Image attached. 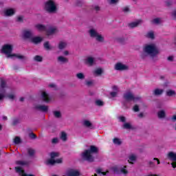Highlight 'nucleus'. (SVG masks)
<instances>
[{
    "label": "nucleus",
    "instance_id": "1",
    "mask_svg": "<svg viewBox=\"0 0 176 176\" xmlns=\"http://www.w3.org/2000/svg\"><path fill=\"white\" fill-rule=\"evenodd\" d=\"M93 155H98V147L91 145L89 149L85 150L81 154V157L88 163H94L96 157Z\"/></svg>",
    "mask_w": 176,
    "mask_h": 176
},
{
    "label": "nucleus",
    "instance_id": "2",
    "mask_svg": "<svg viewBox=\"0 0 176 176\" xmlns=\"http://www.w3.org/2000/svg\"><path fill=\"white\" fill-rule=\"evenodd\" d=\"M143 52L141 54L142 58H145L148 54L151 57H155L159 54V50L155 44L146 45L143 48Z\"/></svg>",
    "mask_w": 176,
    "mask_h": 176
},
{
    "label": "nucleus",
    "instance_id": "3",
    "mask_svg": "<svg viewBox=\"0 0 176 176\" xmlns=\"http://www.w3.org/2000/svg\"><path fill=\"white\" fill-rule=\"evenodd\" d=\"M44 9L47 13H56L57 12V6L54 0H48L45 2Z\"/></svg>",
    "mask_w": 176,
    "mask_h": 176
},
{
    "label": "nucleus",
    "instance_id": "4",
    "mask_svg": "<svg viewBox=\"0 0 176 176\" xmlns=\"http://www.w3.org/2000/svg\"><path fill=\"white\" fill-rule=\"evenodd\" d=\"M89 33L91 38H95L97 42H100V43L104 42V36H102V35L99 34L98 32H97V30L94 29H91L89 30Z\"/></svg>",
    "mask_w": 176,
    "mask_h": 176
},
{
    "label": "nucleus",
    "instance_id": "5",
    "mask_svg": "<svg viewBox=\"0 0 176 176\" xmlns=\"http://www.w3.org/2000/svg\"><path fill=\"white\" fill-rule=\"evenodd\" d=\"M1 52L7 55L8 58L13 57L12 52H13V45L6 44L2 47Z\"/></svg>",
    "mask_w": 176,
    "mask_h": 176
},
{
    "label": "nucleus",
    "instance_id": "6",
    "mask_svg": "<svg viewBox=\"0 0 176 176\" xmlns=\"http://www.w3.org/2000/svg\"><path fill=\"white\" fill-rule=\"evenodd\" d=\"M6 81L5 79L0 78V101L5 98V94H6Z\"/></svg>",
    "mask_w": 176,
    "mask_h": 176
},
{
    "label": "nucleus",
    "instance_id": "7",
    "mask_svg": "<svg viewBox=\"0 0 176 176\" xmlns=\"http://www.w3.org/2000/svg\"><path fill=\"white\" fill-rule=\"evenodd\" d=\"M123 98L125 100V101H127L128 102L130 101H138L140 100H141L140 97H135L134 96V94H133V93L131 92H126V94H124L123 95Z\"/></svg>",
    "mask_w": 176,
    "mask_h": 176
},
{
    "label": "nucleus",
    "instance_id": "8",
    "mask_svg": "<svg viewBox=\"0 0 176 176\" xmlns=\"http://www.w3.org/2000/svg\"><path fill=\"white\" fill-rule=\"evenodd\" d=\"M167 157L168 159H169V160L175 162L171 163V166L173 168H176V153H174L173 151L169 152L167 155Z\"/></svg>",
    "mask_w": 176,
    "mask_h": 176
},
{
    "label": "nucleus",
    "instance_id": "9",
    "mask_svg": "<svg viewBox=\"0 0 176 176\" xmlns=\"http://www.w3.org/2000/svg\"><path fill=\"white\" fill-rule=\"evenodd\" d=\"M115 69H116V71H127L129 66L123 65L121 63H118L115 65Z\"/></svg>",
    "mask_w": 176,
    "mask_h": 176
},
{
    "label": "nucleus",
    "instance_id": "10",
    "mask_svg": "<svg viewBox=\"0 0 176 176\" xmlns=\"http://www.w3.org/2000/svg\"><path fill=\"white\" fill-rule=\"evenodd\" d=\"M23 36L24 39H31L32 38L33 34L31 30H23Z\"/></svg>",
    "mask_w": 176,
    "mask_h": 176
},
{
    "label": "nucleus",
    "instance_id": "11",
    "mask_svg": "<svg viewBox=\"0 0 176 176\" xmlns=\"http://www.w3.org/2000/svg\"><path fill=\"white\" fill-rule=\"evenodd\" d=\"M69 176H80V172L78 170L70 169L67 171Z\"/></svg>",
    "mask_w": 176,
    "mask_h": 176
},
{
    "label": "nucleus",
    "instance_id": "12",
    "mask_svg": "<svg viewBox=\"0 0 176 176\" xmlns=\"http://www.w3.org/2000/svg\"><path fill=\"white\" fill-rule=\"evenodd\" d=\"M141 23H142V20L139 19L135 22H132V23H129V27H130V28H135V27H138V25H140V24H141Z\"/></svg>",
    "mask_w": 176,
    "mask_h": 176
},
{
    "label": "nucleus",
    "instance_id": "13",
    "mask_svg": "<svg viewBox=\"0 0 176 176\" xmlns=\"http://www.w3.org/2000/svg\"><path fill=\"white\" fill-rule=\"evenodd\" d=\"M43 41V38L39 36H36V37H32V39L30 41L32 43H35V45H38V43H41V42Z\"/></svg>",
    "mask_w": 176,
    "mask_h": 176
},
{
    "label": "nucleus",
    "instance_id": "14",
    "mask_svg": "<svg viewBox=\"0 0 176 176\" xmlns=\"http://www.w3.org/2000/svg\"><path fill=\"white\" fill-rule=\"evenodd\" d=\"M36 109H38V111H41V112H47L49 107L45 105H37L36 106Z\"/></svg>",
    "mask_w": 176,
    "mask_h": 176
},
{
    "label": "nucleus",
    "instance_id": "15",
    "mask_svg": "<svg viewBox=\"0 0 176 176\" xmlns=\"http://www.w3.org/2000/svg\"><path fill=\"white\" fill-rule=\"evenodd\" d=\"M41 97L44 102H49V101H50V98H49V95H47V94L45 91L42 92Z\"/></svg>",
    "mask_w": 176,
    "mask_h": 176
},
{
    "label": "nucleus",
    "instance_id": "16",
    "mask_svg": "<svg viewBox=\"0 0 176 176\" xmlns=\"http://www.w3.org/2000/svg\"><path fill=\"white\" fill-rule=\"evenodd\" d=\"M82 126L85 127H88L89 129H91L93 127V124L89 120H85L82 122Z\"/></svg>",
    "mask_w": 176,
    "mask_h": 176
},
{
    "label": "nucleus",
    "instance_id": "17",
    "mask_svg": "<svg viewBox=\"0 0 176 176\" xmlns=\"http://www.w3.org/2000/svg\"><path fill=\"white\" fill-rule=\"evenodd\" d=\"M5 14L8 16H13L14 14V10L13 8L7 9L5 11Z\"/></svg>",
    "mask_w": 176,
    "mask_h": 176
},
{
    "label": "nucleus",
    "instance_id": "18",
    "mask_svg": "<svg viewBox=\"0 0 176 176\" xmlns=\"http://www.w3.org/2000/svg\"><path fill=\"white\" fill-rule=\"evenodd\" d=\"M164 92V90H163V89H155L153 91V95H154V96H162Z\"/></svg>",
    "mask_w": 176,
    "mask_h": 176
},
{
    "label": "nucleus",
    "instance_id": "19",
    "mask_svg": "<svg viewBox=\"0 0 176 176\" xmlns=\"http://www.w3.org/2000/svg\"><path fill=\"white\" fill-rule=\"evenodd\" d=\"M137 160V156L135 155H131L129 157L128 162L130 163V164H133V162H135Z\"/></svg>",
    "mask_w": 176,
    "mask_h": 176
},
{
    "label": "nucleus",
    "instance_id": "20",
    "mask_svg": "<svg viewBox=\"0 0 176 176\" xmlns=\"http://www.w3.org/2000/svg\"><path fill=\"white\" fill-rule=\"evenodd\" d=\"M27 151H28V155L30 157H34V156H35V150L34 148H29L27 149Z\"/></svg>",
    "mask_w": 176,
    "mask_h": 176
},
{
    "label": "nucleus",
    "instance_id": "21",
    "mask_svg": "<svg viewBox=\"0 0 176 176\" xmlns=\"http://www.w3.org/2000/svg\"><path fill=\"white\" fill-rule=\"evenodd\" d=\"M35 27L38 31H46V26H45V25L37 24Z\"/></svg>",
    "mask_w": 176,
    "mask_h": 176
},
{
    "label": "nucleus",
    "instance_id": "22",
    "mask_svg": "<svg viewBox=\"0 0 176 176\" xmlns=\"http://www.w3.org/2000/svg\"><path fill=\"white\" fill-rule=\"evenodd\" d=\"M56 30L57 29H56V28L50 27L49 28V30H47V35H48V36L53 35V34H54V32H56Z\"/></svg>",
    "mask_w": 176,
    "mask_h": 176
},
{
    "label": "nucleus",
    "instance_id": "23",
    "mask_svg": "<svg viewBox=\"0 0 176 176\" xmlns=\"http://www.w3.org/2000/svg\"><path fill=\"white\" fill-rule=\"evenodd\" d=\"M86 64H89V65H93V64H94V58L88 57L86 60Z\"/></svg>",
    "mask_w": 176,
    "mask_h": 176
},
{
    "label": "nucleus",
    "instance_id": "24",
    "mask_svg": "<svg viewBox=\"0 0 176 176\" xmlns=\"http://www.w3.org/2000/svg\"><path fill=\"white\" fill-rule=\"evenodd\" d=\"M176 93L175 91L172 90V89H169L168 91H166V96H168V97H173V96H175Z\"/></svg>",
    "mask_w": 176,
    "mask_h": 176
},
{
    "label": "nucleus",
    "instance_id": "25",
    "mask_svg": "<svg viewBox=\"0 0 176 176\" xmlns=\"http://www.w3.org/2000/svg\"><path fill=\"white\" fill-rule=\"evenodd\" d=\"M157 115L160 119H163L166 118V112H164V110H161L160 111H159Z\"/></svg>",
    "mask_w": 176,
    "mask_h": 176
},
{
    "label": "nucleus",
    "instance_id": "26",
    "mask_svg": "<svg viewBox=\"0 0 176 176\" xmlns=\"http://www.w3.org/2000/svg\"><path fill=\"white\" fill-rule=\"evenodd\" d=\"M126 168H127V166H124V167L120 169V173L124 174V175H127V174H129V170Z\"/></svg>",
    "mask_w": 176,
    "mask_h": 176
},
{
    "label": "nucleus",
    "instance_id": "27",
    "mask_svg": "<svg viewBox=\"0 0 176 176\" xmlns=\"http://www.w3.org/2000/svg\"><path fill=\"white\" fill-rule=\"evenodd\" d=\"M58 61L60 63H68V58L60 56L58 57Z\"/></svg>",
    "mask_w": 176,
    "mask_h": 176
},
{
    "label": "nucleus",
    "instance_id": "28",
    "mask_svg": "<svg viewBox=\"0 0 176 176\" xmlns=\"http://www.w3.org/2000/svg\"><path fill=\"white\" fill-rule=\"evenodd\" d=\"M16 164H17L18 166H27L28 164V162L25 161L18 160L16 161Z\"/></svg>",
    "mask_w": 176,
    "mask_h": 176
},
{
    "label": "nucleus",
    "instance_id": "29",
    "mask_svg": "<svg viewBox=\"0 0 176 176\" xmlns=\"http://www.w3.org/2000/svg\"><path fill=\"white\" fill-rule=\"evenodd\" d=\"M43 46L45 50H52V47H50L49 41H46L45 43H44Z\"/></svg>",
    "mask_w": 176,
    "mask_h": 176
},
{
    "label": "nucleus",
    "instance_id": "30",
    "mask_svg": "<svg viewBox=\"0 0 176 176\" xmlns=\"http://www.w3.org/2000/svg\"><path fill=\"white\" fill-rule=\"evenodd\" d=\"M47 164L50 166H54V164H56V160L51 158L47 161Z\"/></svg>",
    "mask_w": 176,
    "mask_h": 176
},
{
    "label": "nucleus",
    "instance_id": "31",
    "mask_svg": "<svg viewBox=\"0 0 176 176\" xmlns=\"http://www.w3.org/2000/svg\"><path fill=\"white\" fill-rule=\"evenodd\" d=\"M113 144H115L116 145H122V141H120V139L115 138L113 140Z\"/></svg>",
    "mask_w": 176,
    "mask_h": 176
},
{
    "label": "nucleus",
    "instance_id": "32",
    "mask_svg": "<svg viewBox=\"0 0 176 176\" xmlns=\"http://www.w3.org/2000/svg\"><path fill=\"white\" fill-rule=\"evenodd\" d=\"M14 143L16 144V145H19V144H21V139L20 138V137H15L14 139Z\"/></svg>",
    "mask_w": 176,
    "mask_h": 176
},
{
    "label": "nucleus",
    "instance_id": "33",
    "mask_svg": "<svg viewBox=\"0 0 176 176\" xmlns=\"http://www.w3.org/2000/svg\"><path fill=\"white\" fill-rule=\"evenodd\" d=\"M65 46H67V43H65V42L60 41L58 45V49H60V50H63V49H64Z\"/></svg>",
    "mask_w": 176,
    "mask_h": 176
},
{
    "label": "nucleus",
    "instance_id": "34",
    "mask_svg": "<svg viewBox=\"0 0 176 176\" xmlns=\"http://www.w3.org/2000/svg\"><path fill=\"white\" fill-rule=\"evenodd\" d=\"M77 79H80V80H83L85 79V74L83 73H78L76 74Z\"/></svg>",
    "mask_w": 176,
    "mask_h": 176
},
{
    "label": "nucleus",
    "instance_id": "35",
    "mask_svg": "<svg viewBox=\"0 0 176 176\" xmlns=\"http://www.w3.org/2000/svg\"><path fill=\"white\" fill-rule=\"evenodd\" d=\"M146 37L149 38L150 39H155V34L153 32H149L147 33Z\"/></svg>",
    "mask_w": 176,
    "mask_h": 176
},
{
    "label": "nucleus",
    "instance_id": "36",
    "mask_svg": "<svg viewBox=\"0 0 176 176\" xmlns=\"http://www.w3.org/2000/svg\"><path fill=\"white\" fill-rule=\"evenodd\" d=\"M34 61L41 63V62H42V60H43V58H42V56H41L39 55H36L34 56Z\"/></svg>",
    "mask_w": 176,
    "mask_h": 176
},
{
    "label": "nucleus",
    "instance_id": "37",
    "mask_svg": "<svg viewBox=\"0 0 176 176\" xmlns=\"http://www.w3.org/2000/svg\"><path fill=\"white\" fill-rule=\"evenodd\" d=\"M54 113V116H55L56 118H57L58 119L61 118V112L58 111H54L53 112Z\"/></svg>",
    "mask_w": 176,
    "mask_h": 176
},
{
    "label": "nucleus",
    "instance_id": "38",
    "mask_svg": "<svg viewBox=\"0 0 176 176\" xmlns=\"http://www.w3.org/2000/svg\"><path fill=\"white\" fill-rule=\"evenodd\" d=\"M123 129H126V130H130L131 129V124L129 122L124 123L123 125Z\"/></svg>",
    "mask_w": 176,
    "mask_h": 176
},
{
    "label": "nucleus",
    "instance_id": "39",
    "mask_svg": "<svg viewBox=\"0 0 176 176\" xmlns=\"http://www.w3.org/2000/svg\"><path fill=\"white\" fill-rule=\"evenodd\" d=\"M15 170L16 173H19V174H23L24 173V170L21 168L20 166L15 167Z\"/></svg>",
    "mask_w": 176,
    "mask_h": 176
},
{
    "label": "nucleus",
    "instance_id": "40",
    "mask_svg": "<svg viewBox=\"0 0 176 176\" xmlns=\"http://www.w3.org/2000/svg\"><path fill=\"white\" fill-rule=\"evenodd\" d=\"M19 123H20V120H19V118H14L12 120V126H17V124H19Z\"/></svg>",
    "mask_w": 176,
    "mask_h": 176
},
{
    "label": "nucleus",
    "instance_id": "41",
    "mask_svg": "<svg viewBox=\"0 0 176 176\" xmlns=\"http://www.w3.org/2000/svg\"><path fill=\"white\" fill-rule=\"evenodd\" d=\"M60 139L64 142L67 141V133L65 132L61 133Z\"/></svg>",
    "mask_w": 176,
    "mask_h": 176
},
{
    "label": "nucleus",
    "instance_id": "42",
    "mask_svg": "<svg viewBox=\"0 0 176 176\" xmlns=\"http://www.w3.org/2000/svg\"><path fill=\"white\" fill-rule=\"evenodd\" d=\"M12 57H16V58H19V60H23V59L25 58V57L24 56L19 55V54H13Z\"/></svg>",
    "mask_w": 176,
    "mask_h": 176
},
{
    "label": "nucleus",
    "instance_id": "43",
    "mask_svg": "<svg viewBox=\"0 0 176 176\" xmlns=\"http://www.w3.org/2000/svg\"><path fill=\"white\" fill-rule=\"evenodd\" d=\"M153 24H160V18H155L151 21Z\"/></svg>",
    "mask_w": 176,
    "mask_h": 176
},
{
    "label": "nucleus",
    "instance_id": "44",
    "mask_svg": "<svg viewBox=\"0 0 176 176\" xmlns=\"http://www.w3.org/2000/svg\"><path fill=\"white\" fill-rule=\"evenodd\" d=\"M85 85L88 87H90V86H93V85H94V81H93V80H87V81H85Z\"/></svg>",
    "mask_w": 176,
    "mask_h": 176
},
{
    "label": "nucleus",
    "instance_id": "45",
    "mask_svg": "<svg viewBox=\"0 0 176 176\" xmlns=\"http://www.w3.org/2000/svg\"><path fill=\"white\" fill-rule=\"evenodd\" d=\"M51 159H54L55 157H58V153L52 152L50 153Z\"/></svg>",
    "mask_w": 176,
    "mask_h": 176
},
{
    "label": "nucleus",
    "instance_id": "46",
    "mask_svg": "<svg viewBox=\"0 0 176 176\" xmlns=\"http://www.w3.org/2000/svg\"><path fill=\"white\" fill-rule=\"evenodd\" d=\"M96 104L98 105V107H102V105H104V102L100 100H98L96 101Z\"/></svg>",
    "mask_w": 176,
    "mask_h": 176
},
{
    "label": "nucleus",
    "instance_id": "47",
    "mask_svg": "<svg viewBox=\"0 0 176 176\" xmlns=\"http://www.w3.org/2000/svg\"><path fill=\"white\" fill-rule=\"evenodd\" d=\"M95 74H96V75H101V74H102V69H97L96 70H95Z\"/></svg>",
    "mask_w": 176,
    "mask_h": 176
},
{
    "label": "nucleus",
    "instance_id": "48",
    "mask_svg": "<svg viewBox=\"0 0 176 176\" xmlns=\"http://www.w3.org/2000/svg\"><path fill=\"white\" fill-rule=\"evenodd\" d=\"M110 96L113 98H115V97H116L118 96V92L117 91H111V92H110Z\"/></svg>",
    "mask_w": 176,
    "mask_h": 176
},
{
    "label": "nucleus",
    "instance_id": "49",
    "mask_svg": "<svg viewBox=\"0 0 176 176\" xmlns=\"http://www.w3.org/2000/svg\"><path fill=\"white\" fill-rule=\"evenodd\" d=\"M29 137L30 138H32V140H35V138H36V135L34 133H31L29 134Z\"/></svg>",
    "mask_w": 176,
    "mask_h": 176
},
{
    "label": "nucleus",
    "instance_id": "50",
    "mask_svg": "<svg viewBox=\"0 0 176 176\" xmlns=\"http://www.w3.org/2000/svg\"><path fill=\"white\" fill-rule=\"evenodd\" d=\"M120 122H122V123H124L126 122V117L124 116H120L119 117Z\"/></svg>",
    "mask_w": 176,
    "mask_h": 176
},
{
    "label": "nucleus",
    "instance_id": "51",
    "mask_svg": "<svg viewBox=\"0 0 176 176\" xmlns=\"http://www.w3.org/2000/svg\"><path fill=\"white\" fill-rule=\"evenodd\" d=\"M133 111H134V112H138L140 111V107H138V104H135L133 107Z\"/></svg>",
    "mask_w": 176,
    "mask_h": 176
},
{
    "label": "nucleus",
    "instance_id": "52",
    "mask_svg": "<svg viewBox=\"0 0 176 176\" xmlns=\"http://www.w3.org/2000/svg\"><path fill=\"white\" fill-rule=\"evenodd\" d=\"M112 170L114 173H117L118 174H119V168L118 167H116V166L113 167Z\"/></svg>",
    "mask_w": 176,
    "mask_h": 176
},
{
    "label": "nucleus",
    "instance_id": "53",
    "mask_svg": "<svg viewBox=\"0 0 176 176\" xmlns=\"http://www.w3.org/2000/svg\"><path fill=\"white\" fill-rule=\"evenodd\" d=\"M112 90H113V91H116L117 93H119V89L118 88V86H116V85H113L112 87Z\"/></svg>",
    "mask_w": 176,
    "mask_h": 176
},
{
    "label": "nucleus",
    "instance_id": "54",
    "mask_svg": "<svg viewBox=\"0 0 176 176\" xmlns=\"http://www.w3.org/2000/svg\"><path fill=\"white\" fill-rule=\"evenodd\" d=\"M16 21L19 23H23L24 20L23 19V16H18L16 19Z\"/></svg>",
    "mask_w": 176,
    "mask_h": 176
},
{
    "label": "nucleus",
    "instance_id": "55",
    "mask_svg": "<svg viewBox=\"0 0 176 176\" xmlns=\"http://www.w3.org/2000/svg\"><path fill=\"white\" fill-rule=\"evenodd\" d=\"M118 2H119V0H110L109 3H111V5H115V3H118Z\"/></svg>",
    "mask_w": 176,
    "mask_h": 176
},
{
    "label": "nucleus",
    "instance_id": "56",
    "mask_svg": "<svg viewBox=\"0 0 176 176\" xmlns=\"http://www.w3.org/2000/svg\"><path fill=\"white\" fill-rule=\"evenodd\" d=\"M130 9L129 8V7H125L122 9V12H124V13H127V12H129Z\"/></svg>",
    "mask_w": 176,
    "mask_h": 176
},
{
    "label": "nucleus",
    "instance_id": "57",
    "mask_svg": "<svg viewBox=\"0 0 176 176\" xmlns=\"http://www.w3.org/2000/svg\"><path fill=\"white\" fill-rule=\"evenodd\" d=\"M52 142V144H57V142H58V139H57V138H53Z\"/></svg>",
    "mask_w": 176,
    "mask_h": 176
},
{
    "label": "nucleus",
    "instance_id": "58",
    "mask_svg": "<svg viewBox=\"0 0 176 176\" xmlns=\"http://www.w3.org/2000/svg\"><path fill=\"white\" fill-rule=\"evenodd\" d=\"M8 98L10 99V100H14V96L13 94H9L8 95Z\"/></svg>",
    "mask_w": 176,
    "mask_h": 176
},
{
    "label": "nucleus",
    "instance_id": "59",
    "mask_svg": "<svg viewBox=\"0 0 176 176\" xmlns=\"http://www.w3.org/2000/svg\"><path fill=\"white\" fill-rule=\"evenodd\" d=\"M76 6H82V1L81 0H77L76 1Z\"/></svg>",
    "mask_w": 176,
    "mask_h": 176
},
{
    "label": "nucleus",
    "instance_id": "60",
    "mask_svg": "<svg viewBox=\"0 0 176 176\" xmlns=\"http://www.w3.org/2000/svg\"><path fill=\"white\" fill-rule=\"evenodd\" d=\"M96 173L97 174H102V170L99 168L96 169Z\"/></svg>",
    "mask_w": 176,
    "mask_h": 176
},
{
    "label": "nucleus",
    "instance_id": "61",
    "mask_svg": "<svg viewBox=\"0 0 176 176\" xmlns=\"http://www.w3.org/2000/svg\"><path fill=\"white\" fill-rule=\"evenodd\" d=\"M148 165H149L151 167H155V164H154L153 162H152V161H149V162H148Z\"/></svg>",
    "mask_w": 176,
    "mask_h": 176
},
{
    "label": "nucleus",
    "instance_id": "62",
    "mask_svg": "<svg viewBox=\"0 0 176 176\" xmlns=\"http://www.w3.org/2000/svg\"><path fill=\"white\" fill-rule=\"evenodd\" d=\"M166 6H171L173 3L171 1H166Z\"/></svg>",
    "mask_w": 176,
    "mask_h": 176
},
{
    "label": "nucleus",
    "instance_id": "63",
    "mask_svg": "<svg viewBox=\"0 0 176 176\" xmlns=\"http://www.w3.org/2000/svg\"><path fill=\"white\" fill-rule=\"evenodd\" d=\"M62 162H63V160L57 159L56 160H55V164L56 163L60 164V163H62Z\"/></svg>",
    "mask_w": 176,
    "mask_h": 176
},
{
    "label": "nucleus",
    "instance_id": "64",
    "mask_svg": "<svg viewBox=\"0 0 176 176\" xmlns=\"http://www.w3.org/2000/svg\"><path fill=\"white\" fill-rule=\"evenodd\" d=\"M49 87L56 89V86L55 84H50Z\"/></svg>",
    "mask_w": 176,
    "mask_h": 176
}]
</instances>
